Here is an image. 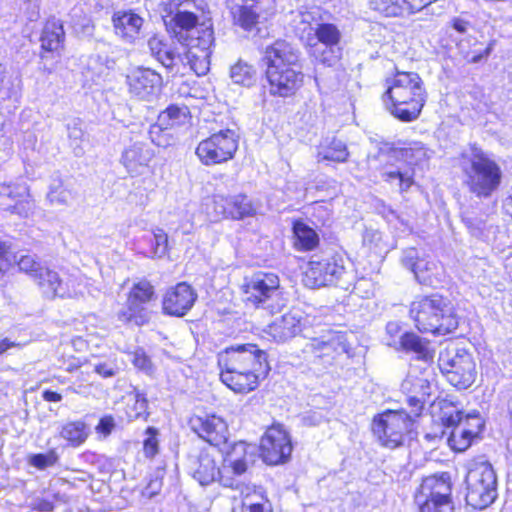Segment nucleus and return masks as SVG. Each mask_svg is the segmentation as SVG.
Here are the masks:
<instances>
[{
    "label": "nucleus",
    "mask_w": 512,
    "mask_h": 512,
    "mask_svg": "<svg viewBox=\"0 0 512 512\" xmlns=\"http://www.w3.org/2000/svg\"><path fill=\"white\" fill-rule=\"evenodd\" d=\"M220 379L235 393H249L259 386L269 366L266 353L254 344L226 348L218 354Z\"/></svg>",
    "instance_id": "1"
},
{
    "label": "nucleus",
    "mask_w": 512,
    "mask_h": 512,
    "mask_svg": "<svg viewBox=\"0 0 512 512\" xmlns=\"http://www.w3.org/2000/svg\"><path fill=\"white\" fill-rule=\"evenodd\" d=\"M299 57V50L284 40H277L266 48L264 61L270 94L289 97L302 86L304 75Z\"/></svg>",
    "instance_id": "2"
},
{
    "label": "nucleus",
    "mask_w": 512,
    "mask_h": 512,
    "mask_svg": "<svg viewBox=\"0 0 512 512\" xmlns=\"http://www.w3.org/2000/svg\"><path fill=\"white\" fill-rule=\"evenodd\" d=\"M386 109L403 122L416 120L426 102L423 81L417 73L397 72L386 81L383 94Z\"/></svg>",
    "instance_id": "3"
},
{
    "label": "nucleus",
    "mask_w": 512,
    "mask_h": 512,
    "mask_svg": "<svg viewBox=\"0 0 512 512\" xmlns=\"http://www.w3.org/2000/svg\"><path fill=\"white\" fill-rule=\"evenodd\" d=\"M175 33L184 39L186 58L197 75H205L210 68L211 47L214 41L210 27H197L199 15L191 11L170 10Z\"/></svg>",
    "instance_id": "4"
},
{
    "label": "nucleus",
    "mask_w": 512,
    "mask_h": 512,
    "mask_svg": "<svg viewBox=\"0 0 512 512\" xmlns=\"http://www.w3.org/2000/svg\"><path fill=\"white\" fill-rule=\"evenodd\" d=\"M410 317L422 333L446 335L459 325L458 317L449 299L432 294L411 303Z\"/></svg>",
    "instance_id": "5"
},
{
    "label": "nucleus",
    "mask_w": 512,
    "mask_h": 512,
    "mask_svg": "<svg viewBox=\"0 0 512 512\" xmlns=\"http://www.w3.org/2000/svg\"><path fill=\"white\" fill-rule=\"evenodd\" d=\"M462 170L465 184L478 197H489L500 185L502 171L499 165L480 148L473 146L464 156Z\"/></svg>",
    "instance_id": "6"
},
{
    "label": "nucleus",
    "mask_w": 512,
    "mask_h": 512,
    "mask_svg": "<svg viewBox=\"0 0 512 512\" xmlns=\"http://www.w3.org/2000/svg\"><path fill=\"white\" fill-rule=\"evenodd\" d=\"M466 502L476 509H485L497 497L495 472L486 461H472L466 475Z\"/></svg>",
    "instance_id": "7"
},
{
    "label": "nucleus",
    "mask_w": 512,
    "mask_h": 512,
    "mask_svg": "<svg viewBox=\"0 0 512 512\" xmlns=\"http://www.w3.org/2000/svg\"><path fill=\"white\" fill-rule=\"evenodd\" d=\"M438 363L448 382L454 387L467 389L474 383L476 363L466 349L449 345L440 352Z\"/></svg>",
    "instance_id": "8"
},
{
    "label": "nucleus",
    "mask_w": 512,
    "mask_h": 512,
    "mask_svg": "<svg viewBox=\"0 0 512 512\" xmlns=\"http://www.w3.org/2000/svg\"><path fill=\"white\" fill-rule=\"evenodd\" d=\"M418 512H453L450 477L443 473L425 477L414 493Z\"/></svg>",
    "instance_id": "9"
},
{
    "label": "nucleus",
    "mask_w": 512,
    "mask_h": 512,
    "mask_svg": "<svg viewBox=\"0 0 512 512\" xmlns=\"http://www.w3.org/2000/svg\"><path fill=\"white\" fill-rule=\"evenodd\" d=\"M245 301L257 308L274 313L284 304L279 277L274 273L258 272L246 280Z\"/></svg>",
    "instance_id": "10"
},
{
    "label": "nucleus",
    "mask_w": 512,
    "mask_h": 512,
    "mask_svg": "<svg viewBox=\"0 0 512 512\" xmlns=\"http://www.w3.org/2000/svg\"><path fill=\"white\" fill-rule=\"evenodd\" d=\"M393 157L401 158L397 165H387L382 172L385 182L399 188L400 192L407 191L414 183L413 165H416L427 157V150L421 143H413L411 146L393 152Z\"/></svg>",
    "instance_id": "11"
},
{
    "label": "nucleus",
    "mask_w": 512,
    "mask_h": 512,
    "mask_svg": "<svg viewBox=\"0 0 512 512\" xmlns=\"http://www.w3.org/2000/svg\"><path fill=\"white\" fill-rule=\"evenodd\" d=\"M238 149V136L231 129L220 130L202 140L196 147V155L206 166L231 160Z\"/></svg>",
    "instance_id": "12"
},
{
    "label": "nucleus",
    "mask_w": 512,
    "mask_h": 512,
    "mask_svg": "<svg viewBox=\"0 0 512 512\" xmlns=\"http://www.w3.org/2000/svg\"><path fill=\"white\" fill-rule=\"evenodd\" d=\"M412 424V418L407 413L389 410L374 418L372 431L382 446L395 449L402 445L404 435Z\"/></svg>",
    "instance_id": "13"
},
{
    "label": "nucleus",
    "mask_w": 512,
    "mask_h": 512,
    "mask_svg": "<svg viewBox=\"0 0 512 512\" xmlns=\"http://www.w3.org/2000/svg\"><path fill=\"white\" fill-rule=\"evenodd\" d=\"M154 296V289L150 282L141 280L135 283L129 293L126 304L117 312V318L123 323L143 325L149 320L146 304Z\"/></svg>",
    "instance_id": "14"
},
{
    "label": "nucleus",
    "mask_w": 512,
    "mask_h": 512,
    "mask_svg": "<svg viewBox=\"0 0 512 512\" xmlns=\"http://www.w3.org/2000/svg\"><path fill=\"white\" fill-rule=\"evenodd\" d=\"M344 273L343 258H320L303 267L302 281L306 287L314 289L335 284Z\"/></svg>",
    "instance_id": "15"
},
{
    "label": "nucleus",
    "mask_w": 512,
    "mask_h": 512,
    "mask_svg": "<svg viewBox=\"0 0 512 512\" xmlns=\"http://www.w3.org/2000/svg\"><path fill=\"white\" fill-rule=\"evenodd\" d=\"M432 373L429 369L412 367L407 377L401 384L403 393L406 394V401L411 407V412L417 416L432 390Z\"/></svg>",
    "instance_id": "16"
},
{
    "label": "nucleus",
    "mask_w": 512,
    "mask_h": 512,
    "mask_svg": "<svg viewBox=\"0 0 512 512\" xmlns=\"http://www.w3.org/2000/svg\"><path fill=\"white\" fill-rule=\"evenodd\" d=\"M317 41L323 46L310 43L313 57L326 66H333L340 57V29L333 23H318L314 29Z\"/></svg>",
    "instance_id": "17"
},
{
    "label": "nucleus",
    "mask_w": 512,
    "mask_h": 512,
    "mask_svg": "<svg viewBox=\"0 0 512 512\" xmlns=\"http://www.w3.org/2000/svg\"><path fill=\"white\" fill-rule=\"evenodd\" d=\"M260 449L266 463L271 465L283 463L292 452L290 436L282 425H272L262 436Z\"/></svg>",
    "instance_id": "18"
},
{
    "label": "nucleus",
    "mask_w": 512,
    "mask_h": 512,
    "mask_svg": "<svg viewBox=\"0 0 512 512\" xmlns=\"http://www.w3.org/2000/svg\"><path fill=\"white\" fill-rule=\"evenodd\" d=\"M189 470L193 478L202 486H207L217 480L225 486L238 489L239 485L230 475L220 470L214 455L201 452L196 458L190 460Z\"/></svg>",
    "instance_id": "19"
},
{
    "label": "nucleus",
    "mask_w": 512,
    "mask_h": 512,
    "mask_svg": "<svg viewBox=\"0 0 512 512\" xmlns=\"http://www.w3.org/2000/svg\"><path fill=\"white\" fill-rule=\"evenodd\" d=\"M17 266L20 271L29 275L36 282L45 298L54 299L58 297L62 278L57 272L35 258H19Z\"/></svg>",
    "instance_id": "20"
},
{
    "label": "nucleus",
    "mask_w": 512,
    "mask_h": 512,
    "mask_svg": "<svg viewBox=\"0 0 512 512\" xmlns=\"http://www.w3.org/2000/svg\"><path fill=\"white\" fill-rule=\"evenodd\" d=\"M128 92L131 97L151 102L161 92L162 77L149 68H136L126 77Z\"/></svg>",
    "instance_id": "21"
},
{
    "label": "nucleus",
    "mask_w": 512,
    "mask_h": 512,
    "mask_svg": "<svg viewBox=\"0 0 512 512\" xmlns=\"http://www.w3.org/2000/svg\"><path fill=\"white\" fill-rule=\"evenodd\" d=\"M154 156V150L147 143L136 141L124 148L120 162L131 177H138L149 171Z\"/></svg>",
    "instance_id": "22"
},
{
    "label": "nucleus",
    "mask_w": 512,
    "mask_h": 512,
    "mask_svg": "<svg viewBox=\"0 0 512 512\" xmlns=\"http://www.w3.org/2000/svg\"><path fill=\"white\" fill-rule=\"evenodd\" d=\"M190 426L199 437L213 446L227 443L228 427L219 416H194L190 419Z\"/></svg>",
    "instance_id": "23"
},
{
    "label": "nucleus",
    "mask_w": 512,
    "mask_h": 512,
    "mask_svg": "<svg viewBox=\"0 0 512 512\" xmlns=\"http://www.w3.org/2000/svg\"><path fill=\"white\" fill-rule=\"evenodd\" d=\"M402 265L410 269L416 280L424 285L437 286L445 276L444 268L437 258H403Z\"/></svg>",
    "instance_id": "24"
},
{
    "label": "nucleus",
    "mask_w": 512,
    "mask_h": 512,
    "mask_svg": "<svg viewBox=\"0 0 512 512\" xmlns=\"http://www.w3.org/2000/svg\"><path fill=\"white\" fill-rule=\"evenodd\" d=\"M197 294L193 288L185 282L171 287L164 295L163 310L166 314L181 317L194 305Z\"/></svg>",
    "instance_id": "25"
},
{
    "label": "nucleus",
    "mask_w": 512,
    "mask_h": 512,
    "mask_svg": "<svg viewBox=\"0 0 512 512\" xmlns=\"http://www.w3.org/2000/svg\"><path fill=\"white\" fill-rule=\"evenodd\" d=\"M303 320V312L299 309H292L267 325L264 332L276 342H285L302 330Z\"/></svg>",
    "instance_id": "26"
},
{
    "label": "nucleus",
    "mask_w": 512,
    "mask_h": 512,
    "mask_svg": "<svg viewBox=\"0 0 512 512\" xmlns=\"http://www.w3.org/2000/svg\"><path fill=\"white\" fill-rule=\"evenodd\" d=\"M441 420L444 426L454 427L448 438L449 445L453 450L461 452L470 447L475 436L463 425L461 411L454 407L451 411H444Z\"/></svg>",
    "instance_id": "27"
},
{
    "label": "nucleus",
    "mask_w": 512,
    "mask_h": 512,
    "mask_svg": "<svg viewBox=\"0 0 512 512\" xmlns=\"http://www.w3.org/2000/svg\"><path fill=\"white\" fill-rule=\"evenodd\" d=\"M349 346L345 335L341 332H328L319 338L311 339L304 348V352L316 357H329L333 354L347 353Z\"/></svg>",
    "instance_id": "28"
},
{
    "label": "nucleus",
    "mask_w": 512,
    "mask_h": 512,
    "mask_svg": "<svg viewBox=\"0 0 512 512\" xmlns=\"http://www.w3.org/2000/svg\"><path fill=\"white\" fill-rule=\"evenodd\" d=\"M253 447L244 441L229 445L223 458V468L226 475L241 476L248 468V450Z\"/></svg>",
    "instance_id": "29"
},
{
    "label": "nucleus",
    "mask_w": 512,
    "mask_h": 512,
    "mask_svg": "<svg viewBox=\"0 0 512 512\" xmlns=\"http://www.w3.org/2000/svg\"><path fill=\"white\" fill-rule=\"evenodd\" d=\"M115 33L123 40L132 43L140 33L143 19L133 12H117L113 16Z\"/></svg>",
    "instance_id": "30"
},
{
    "label": "nucleus",
    "mask_w": 512,
    "mask_h": 512,
    "mask_svg": "<svg viewBox=\"0 0 512 512\" xmlns=\"http://www.w3.org/2000/svg\"><path fill=\"white\" fill-rule=\"evenodd\" d=\"M151 55L170 71L174 70L179 56L174 52L171 45L162 37L153 36L148 41Z\"/></svg>",
    "instance_id": "31"
},
{
    "label": "nucleus",
    "mask_w": 512,
    "mask_h": 512,
    "mask_svg": "<svg viewBox=\"0 0 512 512\" xmlns=\"http://www.w3.org/2000/svg\"><path fill=\"white\" fill-rule=\"evenodd\" d=\"M64 41V30L60 20L49 19L43 29L41 46L47 51H57L62 47Z\"/></svg>",
    "instance_id": "32"
},
{
    "label": "nucleus",
    "mask_w": 512,
    "mask_h": 512,
    "mask_svg": "<svg viewBox=\"0 0 512 512\" xmlns=\"http://www.w3.org/2000/svg\"><path fill=\"white\" fill-rule=\"evenodd\" d=\"M399 346L406 351L414 352L419 359L428 361L433 358L429 342L414 333H404L400 337Z\"/></svg>",
    "instance_id": "33"
},
{
    "label": "nucleus",
    "mask_w": 512,
    "mask_h": 512,
    "mask_svg": "<svg viewBox=\"0 0 512 512\" xmlns=\"http://www.w3.org/2000/svg\"><path fill=\"white\" fill-rule=\"evenodd\" d=\"M293 232L296 239L295 246L298 250L309 251L319 243V237L315 230L301 221L294 223Z\"/></svg>",
    "instance_id": "34"
},
{
    "label": "nucleus",
    "mask_w": 512,
    "mask_h": 512,
    "mask_svg": "<svg viewBox=\"0 0 512 512\" xmlns=\"http://www.w3.org/2000/svg\"><path fill=\"white\" fill-rule=\"evenodd\" d=\"M370 7L387 17L410 14L409 0H369Z\"/></svg>",
    "instance_id": "35"
},
{
    "label": "nucleus",
    "mask_w": 512,
    "mask_h": 512,
    "mask_svg": "<svg viewBox=\"0 0 512 512\" xmlns=\"http://www.w3.org/2000/svg\"><path fill=\"white\" fill-rule=\"evenodd\" d=\"M89 435V429L83 421H72L62 426L60 436L77 447L84 443Z\"/></svg>",
    "instance_id": "36"
},
{
    "label": "nucleus",
    "mask_w": 512,
    "mask_h": 512,
    "mask_svg": "<svg viewBox=\"0 0 512 512\" xmlns=\"http://www.w3.org/2000/svg\"><path fill=\"white\" fill-rule=\"evenodd\" d=\"M348 157L346 145L337 139L329 144H322L318 151V161L344 162Z\"/></svg>",
    "instance_id": "37"
},
{
    "label": "nucleus",
    "mask_w": 512,
    "mask_h": 512,
    "mask_svg": "<svg viewBox=\"0 0 512 512\" xmlns=\"http://www.w3.org/2000/svg\"><path fill=\"white\" fill-rule=\"evenodd\" d=\"M188 115L189 111L186 106L170 105L159 114L158 119L161 125H165L170 130L175 126L184 124Z\"/></svg>",
    "instance_id": "38"
},
{
    "label": "nucleus",
    "mask_w": 512,
    "mask_h": 512,
    "mask_svg": "<svg viewBox=\"0 0 512 512\" xmlns=\"http://www.w3.org/2000/svg\"><path fill=\"white\" fill-rule=\"evenodd\" d=\"M86 282L81 276L70 275L61 280L58 290V298H78L83 296Z\"/></svg>",
    "instance_id": "39"
},
{
    "label": "nucleus",
    "mask_w": 512,
    "mask_h": 512,
    "mask_svg": "<svg viewBox=\"0 0 512 512\" xmlns=\"http://www.w3.org/2000/svg\"><path fill=\"white\" fill-rule=\"evenodd\" d=\"M230 77L235 84L251 86L256 81V70L248 63L239 61L231 67Z\"/></svg>",
    "instance_id": "40"
},
{
    "label": "nucleus",
    "mask_w": 512,
    "mask_h": 512,
    "mask_svg": "<svg viewBox=\"0 0 512 512\" xmlns=\"http://www.w3.org/2000/svg\"><path fill=\"white\" fill-rule=\"evenodd\" d=\"M230 218L241 219L255 213L252 202L245 195H236L230 198Z\"/></svg>",
    "instance_id": "41"
},
{
    "label": "nucleus",
    "mask_w": 512,
    "mask_h": 512,
    "mask_svg": "<svg viewBox=\"0 0 512 512\" xmlns=\"http://www.w3.org/2000/svg\"><path fill=\"white\" fill-rule=\"evenodd\" d=\"M230 198H227L223 195L216 194L212 197L209 204H207V213L214 220H218L220 218H228L230 217Z\"/></svg>",
    "instance_id": "42"
},
{
    "label": "nucleus",
    "mask_w": 512,
    "mask_h": 512,
    "mask_svg": "<svg viewBox=\"0 0 512 512\" xmlns=\"http://www.w3.org/2000/svg\"><path fill=\"white\" fill-rule=\"evenodd\" d=\"M47 199L52 205H66L72 199V193L58 180L50 185Z\"/></svg>",
    "instance_id": "43"
},
{
    "label": "nucleus",
    "mask_w": 512,
    "mask_h": 512,
    "mask_svg": "<svg viewBox=\"0 0 512 512\" xmlns=\"http://www.w3.org/2000/svg\"><path fill=\"white\" fill-rule=\"evenodd\" d=\"M59 460V455L55 449L49 450L47 453L33 454L29 457L28 463L40 470L54 466Z\"/></svg>",
    "instance_id": "44"
},
{
    "label": "nucleus",
    "mask_w": 512,
    "mask_h": 512,
    "mask_svg": "<svg viewBox=\"0 0 512 512\" xmlns=\"http://www.w3.org/2000/svg\"><path fill=\"white\" fill-rule=\"evenodd\" d=\"M205 7V0H171L169 3V10L181 9V11L195 12L199 16L203 14Z\"/></svg>",
    "instance_id": "45"
},
{
    "label": "nucleus",
    "mask_w": 512,
    "mask_h": 512,
    "mask_svg": "<svg viewBox=\"0 0 512 512\" xmlns=\"http://www.w3.org/2000/svg\"><path fill=\"white\" fill-rule=\"evenodd\" d=\"M169 129L165 125H161L159 119L149 130L151 141L157 146H166L169 144L170 134L167 133Z\"/></svg>",
    "instance_id": "46"
},
{
    "label": "nucleus",
    "mask_w": 512,
    "mask_h": 512,
    "mask_svg": "<svg viewBox=\"0 0 512 512\" xmlns=\"http://www.w3.org/2000/svg\"><path fill=\"white\" fill-rule=\"evenodd\" d=\"M157 434V430L153 427H149L146 430V438L143 441V452L147 458H153L159 451Z\"/></svg>",
    "instance_id": "47"
},
{
    "label": "nucleus",
    "mask_w": 512,
    "mask_h": 512,
    "mask_svg": "<svg viewBox=\"0 0 512 512\" xmlns=\"http://www.w3.org/2000/svg\"><path fill=\"white\" fill-rule=\"evenodd\" d=\"M83 136L84 132L77 124L68 126V137L70 140V145L73 148L74 154L76 156H81L83 154V148L81 147Z\"/></svg>",
    "instance_id": "48"
},
{
    "label": "nucleus",
    "mask_w": 512,
    "mask_h": 512,
    "mask_svg": "<svg viewBox=\"0 0 512 512\" xmlns=\"http://www.w3.org/2000/svg\"><path fill=\"white\" fill-rule=\"evenodd\" d=\"M131 361L137 369L148 375H151L154 372L153 364L143 350H136L132 354Z\"/></svg>",
    "instance_id": "49"
},
{
    "label": "nucleus",
    "mask_w": 512,
    "mask_h": 512,
    "mask_svg": "<svg viewBox=\"0 0 512 512\" xmlns=\"http://www.w3.org/2000/svg\"><path fill=\"white\" fill-rule=\"evenodd\" d=\"M154 237V254L156 256H164L168 253V236L163 229L157 228L153 231Z\"/></svg>",
    "instance_id": "50"
},
{
    "label": "nucleus",
    "mask_w": 512,
    "mask_h": 512,
    "mask_svg": "<svg viewBox=\"0 0 512 512\" xmlns=\"http://www.w3.org/2000/svg\"><path fill=\"white\" fill-rule=\"evenodd\" d=\"M462 423L468 428V431L473 432L475 437L478 436L484 426V422L478 413L467 414L465 417L462 416Z\"/></svg>",
    "instance_id": "51"
},
{
    "label": "nucleus",
    "mask_w": 512,
    "mask_h": 512,
    "mask_svg": "<svg viewBox=\"0 0 512 512\" xmlns=\"http://www.w3.org/2000/svg\"><path fill=\"white\" fill-rule=\"evenodd\" d=\"M386 333L389 336V340L387 341V345L396 347L399 345L400 335L401 333V326L398 322H389L386 325Z\"/></svg>",
    "instance_id": "52"
},
{
    "label": "nucleus",
    "mask_w": 512,
    "mask_h": 512,
    "mask_svg": "<svg viewBox=\"0 0 512 512\" xmlns=\"http://www.w3.org/2000/svg\"><path fill=\"white\" fill-rule=\"evenodd\" d=\"M255 497H259L262 502H249L248 499L250 497L249 494L246 495V500L244 502V506L248 507L249 512H272L270 509V506L268 505L267 501L264 500V497L261 494H257L255 492Z\"/></svg>",
    "instance_id": "53"
},
{
    "label": "nucleus",
    "mask_w": 512,
    "mask_h": 512,
    "mask_svg": "<svg viewBox=\"0 0 512 512\" xmlns=\"http://www.w3.org/2000/svg\"><path fill=\"white\" fill-rule=\"evenodd\" d=\"M313 20H314V17L310 12L299 11L295 15V18L293 21L295 23L296 29L305 31L308 27L311 26V22Z\"/></svg>",
    "instance_id": "54"
},
{
    "label": "nucleus",
    "mask_w": 512,
    "mask_h": 512,
    "mask_svg": "<svg viewBox=\"0 0 512 512\" xmlns=\"http://www.w3.org/2000/svg\"><path fill=\"white\" fill-rule=\"evenodd\" d=\"M34 207L35 205L33 201L25 199L17 201L16 204L13 206L12 212L20 215L21 217L26 218L32 213Z\"/></svg>",
    "instance_id": "55"
},
{
    "label": "nucleus",
    "mask_w": 512,
    "mask_h": 512,
    "mask_svg": "<svg viewBox=\"0 0 512 512\" xmlns=\"http://www.w3.org/2000/svg\"><path fill=\"white\" fill-rule=\"evenodd\" d=\"M27 190L25 187H12L10 185L0 186V196L15 199L16 196H22L26 194Z\"/></svg>",
    "instance_id": "56"
},
{
    "label": "nucleus",
    "mask_w": 512,
    "mask_h": 512,
    "mask_svg": "<svg viewBox=\"0 0 512 512\" xmlns=\"http://www.w3.org/2000/svg\"><path fill=\"white\" fill-rule=\"evenodd\" d=\"M114 427H115V422H114L113 417L105 416L100 419V421L96 427V430L98 433H101L104 436H107L112 432Z\"/></svg>",
    "instance_id": "57"
},
{
    "label": "nucleus",
    "mask_w": 512,
    "mask_h": 512,
    "mask_svg": "<svg viewBox=\"0 0 512 512\" xmlns=\"http://www.w3.org/2000/svg\"><path fill=\"white\" fill-rule=\"evenodd\" d=\"M94 371L104 378L112 377L115 374V369L111 364L99 363L94 366Z\"/></svg>",
    "instance_id": "58"
},
{
    "label": "nucleus",
    "mask_w": 512,
    "mask_h": 512,
    "mask_svg": "<svg viewBox=\"0 0 512 512\" xmlns=\"http://www.w3.org/2000/svg\"><path fill=\"white\" fill-rule=\"evenodd\" d=\"M161 487L162 481L160 478L156 477L155 479H151L145 488L144 494L152 497L159 493Z\"/></svg>",
    "instance_id": "59"
},
{
    "label": "nucleus",
    "mask_w": 512,
    "mask_h": 512,
    "mask_svg": "<svg viewBox=\"0 0 512 512\" xmlns=\"http://www.w3.org/2000/svg\"><path fill=\"white\" fill-rule=\"evenodd\" d=\"M14 253L13 243L10 239L0 240V256Z\"/></svg>",
    "instance_id": "60"
},
{
    "label": "nucleus",
    "mask_w": 512,
    "mask_h": 512,
    "mask_svg": "<svg viewBox=\"0 0 512 512\" xmlns=\"http://www.w3.org/2000/svg\"><path fill=\"white\" fill-rule=\"evenodd\" d=\"M73 27L76 32H78V33L82 32V33H86V34H89L92 29V27L90 25V20L88 18H84L82 23H74Z\"/></svg>",
    "instance_id": "61"
},
{
    "label": "nucleus",
    "mask_w": 512,
    "mask_h": 512,
    "mask_svg": "<svg viewBox=\"0 0 512 512\" xmlns=\"http://www.w3.org/2000/svg\"><path fill=\"white\" fill-rule=\"evenodd\" d=\"M42 397L47 402H60L62 400L61 394L51 390L43 391Z\"/></svg>",
    "instance_id": "62"
},
{
    "label": "nucleus",
    "mask_w": 512,
    "mask_h": 512,
    "mask_svg": "<svg viewBox=\"0 0 512 512\" xmlns=\"http://www.w3.org/2000/svg\"><path fill=\"white\" fill-rule=\"evenodd\" d=\"M382 213H383L384 218L389 223H392L394 220H398L399 219L398 215L391 208L384 207V211Z\"/></svg>",
    "instance_id": "63"
},
{
    "label": "nucleus",
    "mask_w": 512,
    "mask_h": 512,
    "mask_svg": "<svg viewBox=\"0 0 512 512\" xmlns=\"http://www.w3.org/2000/svg\"><path fill=\"white\" fill-rule=\"evenodd\" d=\"M15 343L5 338L0 341V355L7 351L9 348L14 347Z\"/></svg>",
    "instance_id": "64"
}]
</instances>
